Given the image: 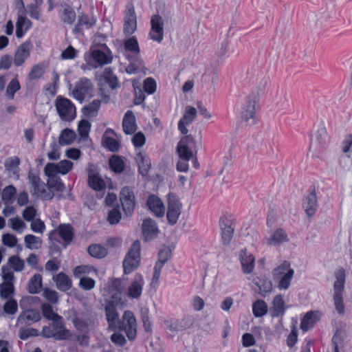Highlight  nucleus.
I'll use <instances>...</instances> for the list:
<instances>
[{"label":"nucleus","instance_id":"obj_1","mask_svg":"<svg viewBox=\"0 0 352 352\" xmlns=\"http://www.w3.org/2000/svg\"><path fill=\"white\" fill-rule=\"evenodd\" d=\"M104 311L109 327L111 330H124L129 340H133L137 335V321L131 311H125L120 319L118 309L120 306L105 302Z\"/></svg>","mask_w":352,"mask_h":352},{"label":"nucleus","instance_id":"obj_2","mask_svg":"<svg viewBox=\"0 0 352 352\" xmlns=\"http://www.w3.org/2000/svg\"><path fill=\"white\" fill-rule=\"evenodd\" d=\"M257 82V90L252 91L245 98L241 107V119L247 125L252 126L256 122V108L258 106L259 96L263 93L268 83V78L261 74Z\"/></svg>","mask_w":352,"mask_h":352},{"label":"nucleus","instance_id":"obj_3","mask_svg":"<svg viewBox=\"0 0 352 352\" xmlns=\"http://www.w3.org/2000/svg\"><path fill=\"white\" fill-rule=\"evenodd\" d=\"M336 280L333 283V302L336 311L342 315L344 313V304L343 301V292L346 280L345 270L340 267L334 272Z\"/></svg>","mask_w":352,"mask_h":352},{"label":"nucleus","instance_id":"obj_4","mask_svg":"<svg viewBox=\"0 0 352 352\" xmlns=\"http://www.w3.org/2000/svg\"><path fill=\"white\" fill-rule=\"evenodd\" d=\"M140 251V242L136 240L131 245L123 260L122 266L124 274H129L138 268L141 261Z\"/></svg>","mask_w":352,"mask_h":352},{"label":"nucleus","instance_id":"obj_5","mask_svg":"<svg viewBox=\"0 0 352 352\" xmlns=\"http://www.w3.org/2000/svg\"><path fill=\"white\" fill-rule=\"evenodd\" d=\"M55 107L62 121L70 122L75 119L76 107L70 100L59 96L55 100Z\"/></svg>","mask_w":352,"mask_h":352},{"label":"nucleus","instance_id":"obj_6","mask_svg":"<svg viewBox=\"0 0 352 352\" xmlns=\"http://www.w3.org/2000/svg\"><path fill=\"white\" fill-rule=\"evenodd\" d=\"M120 201L123 211L127 217L133 214L135 206V198L133 189L129 186H124L120 192Z\"/></svg>","mask_w":352,"mask_h":352},{"label":"nucleus","instance_id":"obj_7","mask_svg":"<svg viewBox=\"0 0 352 352\" xmlns=\"http://www.w3.org/2000/svg\"><path fill=\"white\" fill-rule=\"evenodd\" d=\"M182 204L179 200L173 195H168V210L166 218L168 224L175 225L181 214Z\"/></svg>","mask_w":352,"mask_h":352},{"label":"nucleus","instance_id":"obj_8","mask_svg":"<svg viewBox=\"0 0 352 352\" xmlns=\"http://www.w3.org/2000/svg\"><path fill=\"white\" fill-rule=\"evenodd\" d=\"M191 317L186 316L181 319H170L164 321L165 328L173 334L184 331L192 324Z\"/></svg>","mask_w":352,"mask_h":352},{"label":"nucleus","instance_id":"obj_9","mask_svg":"<svg viewBox=\"0 0 352 352\" xmlns=\"http://www.w3.org/2000/svg\"><path fill=\"white\" fill-rule=\"evenodd\" d=\"M219 227L221 230V241L223 245L230 244L234 231L232 221L226 215H223L219 219Z\"/></svg>","mask_w":352,"mask_h":352},{"label":"nucleus","instance_id":"obj_10","mask_svg":"<svg viewBox=\"0 0 352 352\" xmlns=\"http://www.w3.org/2000/svg\"><path fill=\"white\" fill-rule=\"evenodd\" d=\"M151 30L149 33L152 40L160 43L164 38V21L159 14H155L151 19Z\"/></svg>","mask_w":352,"mask_h":352},{"label":"nucleus","instance_id":"obj_11","mask_svg":"<svg viewBox=\"0 0 352 352\" xmlns=\"http://www.w3.org/2000/svg\"><path fill=\"white\" fill-rule=\"evenodd\" d=\"M142 232L144 241H150L156 238L160 231L153 219L146 218L142 222Z\"/></svg>","mask_w":352,"mask_h":352},{"label":"nucleus","instance_id":"obj_12","mask_svg":"<svg viewBox=\"0 0 352 352\" xmlns=\"http://www.w3.org/2000/svg\"><path fill=\"white\" fill-rule=\"evenodd\" d=\"M91 87L92 85L88 79H80L72 91L73 97L82 102L84 100L86 95L89 94Z\"/></svg>","mask_w":352,"mask_h":352},{"label":"nucleus","instance_id":"obj_13","mask_svg":"<svg viewBox=\"0 0 352 352\" xmlns=\"http://www.w3.org/2000/svg\"><path fill=\"white\" fill-rule=\"evenodd\" d=\"M146 206L157 217H162L165 213V207L162 201L155 195H150L147 199Z\"/></svg>","mask_w":352,"mask_h":352},{"label":"nucleus","instance_id":"obj_14","mask_svg":"<svg viewBox=\"0 0 352 352\" xmlns=\"http://www.w3.org/2000/svg\"><path fill=\"white\" fill-rule=\"evenodd\" d=\"M58 13L61 21L67 24H72L76 18L73 8L65 2H62L59 5Z\"/></svg>","mask_w":352,"mask_h":352},{"label":"nucleus","instance_id":"obj_15","mask_svg":"<svg viewBox=\"0 0 352 352\" xmlns=\"http://www.w3.org/2000/svg\"><path fill=\"white\" fill-rule=\"evenodd\" d=\"M318 208L317 196L315 188H314L310 193L305 197L303 204V208L309 217H313Z\"/></svg>","mask_w":352,"mask_h":352},{"label":"nucleus","instance_id":"obj_16","mask_svg":"<svg viewBox=\"0 0 352 352\" xmlns=\"http://www.w3.org/2000/svg\"><path fill=\"white\" fill-rule=\"evenodd\" d=\"M30 41H25L20 45L14 54V63L16 67L22 65L30 56Z\"/></svg>","mask_w":352,"mask_h":352},{"label":"nucleus","instance_id":"obj_17","mask_svg":"<svg viewBox=\"0 0 352 352\" xmlns=\"http://www.w3.org/2000/svg\"><path fill=\"white\" fill-rule=\"evenodd\" d=\"M144 285V279L140 274H136L133 280L128 289V295L133 298L140 297Z\"/></svg>","mask_w":352,"mask_h":352},{"label":"nucleus","instance_id":"obj_18","mask_svg":"<svg viewBox=\"0 0 352 352\" xmlns=\"http://www.w3.org/2000/svg\"><path fill=\"white\" fill-rule=\"evenodd\" d=\"M41 308L43 316L46 319L52 320L54 322V326L56 328H63L62 324L60 322L62 317L54 311L51 305L48 303H43L42 304Z\"/></svg>","mask_w":352,"mask_h":352},{"label":"nucleus","instance_id":"obj_19","mask_svg":"<svg viewBox=\"0 0 352 352\" xmlns=\"http://www.w3.org/2000/svg\"><path fill=\"white\" fill-rule=\"evenodd\" d=\"M239 258L243 272L246 274L252 272L254 267V257L253 255L244 249L240 252Z\"/></svg>","mask_w":352,"mask_h":352},{"label":"nucleus","instance_id":"obj_20","mask_svg":"<svg viewBox=\"0 0 352 352\" xmlns=\"http://www.w3.org/2000/svg\"><path fill=\"white\" fill-rule=\"evenodd\" d=\"M96 23V20L94 19V17H90L89 15L85 13H80L78 15V22L73 30V32L74 34L80 33L82 32L84 28L86 29H89L93 27Z\"/></svg>","mask_w":352,"mask_h":352},{"label":"nucleus","instance_id":"obj_21","mask_svg":"<svg viewBox=\"0 0 352 352\" xmlns=\"http://www.w3.org/2000/svg\"><path fill=\"white\" fill-rule=\"evenodd\" d=\"M56 234L64 241L66 247L74 237V229L69 223H61L58 227Z\"/></svg>","mask_w":352,"mask_h":352},{"label":"nucleus","instance_id":"obj_22","mask_svg":"<svg viewBox=\"0 0 352 352\" xmlns=\"http://www.w3.org/2000/svg\"><path fill=\"white\" fill-rule=\"evenodd\" d=\"M138 172L142 177H146L151 167V160L146 155L139 152L135 157Z\"/></svg>","mask_w":352,"mask_h":352},{"label":"nucleus","instance_id":"obj_23","mask_svg":"<svg viewBox=\"0 0 352 352\" xmlns=\"http://www.w3.org/2000/svg\"><path fill=\"white\" fill-rule=\"evenodd\" d=\"M122 128L126 135H131L137 130L135 117L133 111H127L122 120Z\"/></svg>","mask_w":352,"mask_h":352},{"label":"nucleus","instance_id":"obj_24","mask_svg":"<svg viewBox=\"0 0 352 352\" xmlns=\"http://www.w3.org/2000/svg\"><path fill=\"white\" fill-rule=\"evenodd\" d=\"M286 307H285V301L281 295H276L272 301V307L270 309V313L272 318L282 316Z\"/></svg>","mask_w":352,"mask_h":352},{"label":"nucleus","instance_id":"obj_25","mask_svg":"<svg viewBox=\"0 0 352 352\" xmlns=\"http://www.w3.org/2000/svg\"><path fill=\"white\" fill-rule=\"evenodd\" d=\"M327 138V131L324 127L320 128L316 134L314 138L311 140L310 144V151H320L322 146L325 144Z\"/></svg>","mask_w":352,"mask_h":352},{"label":"nucleus","instance_id":"obj_26","mask_svg":"<svg viewBox=\"0 0 352 352\" xmlns=\"http://www.w3.org/2000/svg\"><path fill=\"white\" fill-rule=\"evenodd\" d=\"M253 283L259 289V294L263 297H266L272 290V284L271 280L266 276H260L254 279Z\"/></svg>","mask_w":352,"mask_h":352},{"label":"nucleus","instance_id":"obj_27","mask_svg":"<svg viewBox=\"0 0 352 352\" xmlns=\"http://www.w3.org/2000/svg\"><path fill=\"white\" fill-rule=\"evenodd\" d=\"M45 187V184L42 182L32 186L30 192L44 200H51L54 197V193L52 190H47Z\"/></svg>","mask_w":352,"mask_h":352},{"label":"nucleus","instance_id":"obj_28","mask_svg":"<svg viewBox=\"0 0 352 352\" xmlns=\"http://www.w3.org/2000/svg\"><path fill=\"white\" fill-rule=\"evenodd\" d=\"M289 241L287 233L282 228L276 229L272 235L266 239V243L268 245H278Z\"/></svg>","mask_w":352,"mask_h":352},{"label":"nucleus","instance_id":"obj_29","mask_svg":"<svg viewBox=\"0 0 352 352\" xmlns=\"http://www.w3.org/2000/svg\"><path fill=\"white\" fill-rule=\"evenodd\" d=\"M136 16L133 9L129 10L125 17L124 24V33L129 36L132 34L136 30Z\"/></svg>","mask_w":352,"mask_h":352},{"label":"nucleus","instance_id":"obj_30","mask_svg":"<svg viewBox=\"0 0 352 352\" xmlns=\"http://www.w3.org/2000/svg\"><path fill=\"white\" fill-rule=\"evenodd\" d=\"M345 331L342 329H338L334 333L331 339L333 352H340V350L344 349L345 345Z\"/></svg>","mask_w":352,"mask_h":352},{"label":"nucleus","instance_id":"obj_31","mask_svg":"<svg viewBox=\"0 0 352 352\" xmlns=\"http://www.w3.org/2000/svg\"><path fill=\"white\" fill-rule=\"evenodd\" d=\"M54 281L58 289L61 292H67L72 287V280L64 272H60L53 277Z\"/></svg>","mask_w":352,"mask_h":352},{"label":"nucleus","instance_id":"obj_32","mask_svg":"<svg viewBox=\"0 0 352 352\" xmlns=\"http://www.w3.org/2000/svg\"><path fill=\"white\" fill-rule=\"evenodd\" d=\"M88 184L90 188L97 191H100L106 188V184L101 177L92 171L89 173Z\"/></svg>","mask_w":352,"mask_h":352},{"label":"nucleus","instance_id":"obj_33","mask_svg":"<svg viewBox=\"0 0 352 352\" xmlns=\"http://www.w3.org/2000/svg\"><path fill=\"white\" fill-rule=\"evenodd\" d=\"M42 276L39 274H35L29 280L28 291L31 294H38L42 288Z\"/></svg>","mask_w":352,"mask_h":352},{"label":"nucleus","instance_id":"obj_34","mask_svg":"<svg viewBox=\"0 0 352 352\" xmlns=\"http://www.w3.org/2000/svg\"><path fill=\"white\" fill-rule=\"evenodd\" d=\"M109 164L111 169L116 173H121L125 168L123 157L119 155H112L109 160Z\"/></svg>","mask_w":352,"mask_h":352},{"label":"nucleus","instance_id":"obj_35","mask_svg":"<svg viewBox=\"0 0 352 352\" xmlns=\"http://www.w3.org/2000/svg\"><path fill=\"white\" fill-rule=\"evenodd\" d=\"M15 288L12 282H3L0 284V297L3 299L13 298Z\"/></svg>","mask_w":352,"mask_h":352},{"label":"nucleus","instance_id":"obj_36","mask_svg":"<svg viewBox=\"0 0 352 352\" xmlns=\"http://www.w3.org/2000/svg\"><path fill=\"white\" fill-rule=\"evenodd\" d=\"M41 317L40 313L34 309H27L21 312L17 318L18 322H21L25 320H30L32 322H38L41 320Z\"/></svg>","mask_w":352,"mask_h":352},{"label":"nucleus","instance_id":"obj_37","mask_svg":"<svg viewBox=\"0 0 352 352\" xmlns=\"http://www.w3.org/2000/svg\"><path fill=\"white\" fill-rule=\"evenodd\" d=\"M76 138L74 131L70 129H65L62 131L59 136V144L62 146L69 145L73 143Z\"/></svg>","mask_w":352,"mask_h":352},{"label":"nucleus","instance_id":"obj_38","mask_svg":"<svg viewBox=\"0 0 352 352\" xmlns=\"http://www.w3.org/2000/svg\"><path fill=\"white\" fill-rule=\"evenodd\" d=\"M89 254L94 258H104L107 254V250L100 244H91L88 247Z\"/></svg>","mask_w":352,"mask_h":352},{"label":"nucleus","instance_id":"obj_39","mask_svg":"<svg viewBox=\"0 0 352 352\" xmlns=\"http://www.w3.org/2000/svg\"><path fill=\"white\" fill-rule=\"evenodd\" d=\"M91 54L94 60L98 63L100 65L109 64L112 60V58L108 56L101 50H93L91 52Z\"/></svg>","mask_w":352,"mask_h":352},{"label":"nucleus","instance_id":"obj_40","mask_svg":"<svg viewBox=\"0 0 352 352\" xmlns=\"http://www.w3.org/2000/svg\"><path fill=\"white\" fill-rule=\"evenodd\" d=\"M252 312L256 318L265 316L267 312V305L263 300H257L252 305Z\"/></svg>","mask_w":352,"mask_h":352},{"label":"nucleus","instance_id":"obj_41","mask_svg":"<svg viewBox=\"0 0 352 352\" xmlns=\"http://www.w3.org/2000/svg\"><path fill=\"white\" fill-rule=\"evenodd\" d=\"M47 186L49 188L48 190L54 189L58 192H63L65 189V184L58 176L48 178Z\"/></svg>","mask_w":352,"mask_h":352},{"label":"nucleus","instance_id":"obj_42","mask_svg":"<svg viewBox=\"0 0 352 352\" xmlns=\"http://www.w3.org/2000/svg\"><path fill=\"white\" fill-rule=\"evenodd\" d=\"M109 293L110 297L109 298L106 299L105 302H111L112 304L120 306V308L122 309L125 305L124 301L122 299V292L109 291Z\"/></svg>","mask_w":352,"mask_h":352},{"label":"nucleus","instance_id":"obj_43","mask_svg":"<svg viewBox=\"0 0 352 352\" xmlns=\"http://www.w3.org/2000/svg\"><path fill=\"white\" fill-rule=\"evenodd\" d=\"M56 234V230H52L49 234V240L50 241V254L52 255L60 254L61 252L60 246L57 244V243H59V241L54 238Z\"/></svg>","mask_w":352,"mask_h":352},{"label":"nucleus","instance_id":"obj_44","mask_svg":"<svg viewBox=\"0 0 352 352\" xmlns=\"http://www.w3.org/2000/svg\"><path fill=\"white\" fill-rule=\"evenodd\" d=\"M294 271L293 269H289L287 272L280 277L278 283V288L280 289H287L290 285L291 280L294 276Z\"/></svg>","mask_w":352,"mask_h":352},{"label":"nucleus","instance_id":"obj_45","mask_svg":"<svg viewBox=\"0 0 352 352\" xmlns=\"http://www.w3.org/2000/svg\"><path fill=\"white\" fill-rule=\"evenodd\" d=\"M101 105L100 100H94L89 104L83 107L82 112L84 116L90 117L94 112H97Z\"/></svg>","mask_w":352,"mask_h":352},{"label":"nucleus","instance_id":"obj_46","mask_svg":"<svg viewBox=\"0 0 352 352\" xmlns=\"http://www.w3.org/2000/svg\"><path fill=\"white\" fill-rule=\"evenodd\" d=\"M25 246L28 249H38L42 243V240L33 234H28L24 238Z\"/></svg>","mask_w":352,"mask_h":352},{"label":"nucleus","instance_id":"obj_47","mask_svg":"<svg viewBox=\"0 0 352 352\" xmlns=\"http://www.w3.org/2000/svg\"><path fill=\"white\" fill-rule=\"evenodd\" d=\"M91 126V123L87 120H81L78 122V132L79 135L82 139L85 140L87 138H88Z\"/></svg>","mask_w":352,"mask_h":352},{"label":"nucleus","instance_id":"obj_48","mask_svg":"<svg viewBox=\"0 0 352 352\" xmlns=\"http://www.w3.org/2000/svg\"><path fill=\"white\" fill-rule=\"evenodd\" d=\"M7 301L3 306L4 313L9 315H14L18 311V303L14 298L6 299Z\"/></svg>","mask_w":352,"mask_h":352},{"label":"nucleus","instance_id":"obj_49","mask_svg":"<svg viewBox=\"0 0 352 352\" xmlns=\"http://www.w3.org/2000/svg\"><path fill=\"white\" fill-rule=\"evenodd\" d=\"M315 314L313 311L307 312L300 324V328L303 331H307L309 328L313 327L315 322Z\"/></svg>","mask_w":352,"mask_h":352},{"label":"nucleus","instance_id":"obj_50","mask_svg":"<svg viewBox=\"0 0 352 352\" xmlns=\"http://www.w3.org/2000/svg\"><path fill=\"white\" fill-rule=\"evenodd\" d=\"M45 69L42 64L34 65L28 74V78L30 80L38 79L43 75Z\"/></svg>","mask_w":352,"mask_h":352},{"label":"nucleus","instance_id":"obj_51","mask_svg":"<svg viewBox=\"0 0 352 352\" xmlns=\"http://www.w3.org/2000/svg\"><path fill=\"white\" fill-rule=\"evenodd\" d=\"M8 263L15 272H21L24 269V261L20 258L18 256H10L8 259Z\"/></svg>","mask_w":352,"mask_h":352},{"label":"nucleus","instance_id":"obj_52","mask_svg":"<svg viewBox=\"0 0 352 352\" xmlns=\"http://www.w3.org/2000/svg\"><path fill=\"white\" fill-rule=\"evenodd\" d=\"M20 89L21 85L17 78H15L12 79L9 82L6 89V94L8 95L10 99L13 100L15 93Z\"/></svg>","mask_w":352,"mask_h":352},{"label":"nucleus","instance_id":"obj_53","mask_svg":"<svg viewBox=\"0 0 352 352\" xmlns=\"http://www.w3.org/2000/svg\"><path fill=\"white\" fill-rule=\"evenodd\" d=\"M124 45L126 50L131 52H134L137 54L140 53L138 42L136 38L134 36L125 40Z\"/></svg>","mask_w":352,"mask_h":352},{"label":"nucleus","instance_id":"obj_54","mask_svg":"<svg viewBox=\"0 0 352 352\" xmlns=\"http://www.w3.org/2000/svg\"><path fill=\"white\" fill-rule=\"evenodd\" d=\"M197 113V110L196 108L193 107H187L186 108V111L181 120L184 121L186 124H190L195 118Z\"/></svg>","mask_w":352,"mask_h":352},{"label":"nucleus","instance_id":"obj_55","mask_svg":"<svg viewBox=\"0 0 352 352\" xmlns=\"http://www.w3.org/2000/svg\"><path fill=\"white\" fill-rule=\"evenodd\" d=\"M177 152L180 159L189 161L193 156V153L190 147L177 146Z\"/></svg>","mask_w":352,"mask_h":352},{"label":"nucleus","instance_id":"obj_56","mask_svg":"<svg viewBox=\"0 0 352 352\" xmlns=\"http://www.w3.org/2000/svg\"><path fill=\"white\" fill-rule=\"evenodd\" d=\"M103 142L105 147L111 152H117L120 149V143L113 138L104 137Z\"/></svg>","mask_w":352,"mask_h":352},{"label":"nucleus","instance_id":"obj_57","mask_svg":"<svg viewBox=\"0 0 352 352\" xmlns=\"http://www.w3.org/2000/svg\"><path fill=\"white\" fill-rule=\"evenodd\" d=\"M122 214L117 208H113L108 213L107 221L111 225L118 223L121 219Z\"/></svg>","mask_w":352,"mask_h":352},{"label":"nucleus","instance_id":"obj_58","mask_svg":"<svg viewBox=\"0 0 352 352\" xmlns=\"http://www.w3.org/2000/svg\"><path fill=\"white\" fill-rule=\"evenodd\" d=\"M16 192V189L14 186L10 185V186H6L3 190V192H2L1 197H2L3 201L6 203L9 202L14 197Z\"/></svg>","mask_w":352,"mask_h":352},{"label":"nucleus","instance_id":"obj_59","mask_svg":"<svg viewBox=\"0 0 352 352\" xmlns=\"http://www.w3.org/2000/svg\"><path fill=\"white\" fill-rule=\"evenodd\" d=\"M141 319L143 322L144 330L147 332L151 331V322L149 318V311L147 308L144 307L140 310Z\"/></svg>","mask_w":352,"mask_h":352},{"label":"nucleus","instance_id":"obj_60","mask_svg":"<svg viewBox=\"0 0 352 352\" xmlns=\"http://www.w3.org/2000/svg\"><path fill=\"white\" fill-rule=\"evenodd\" d=\"M327 19V17L322 16L320 13L319 14L314 13L309 16V23L311 26H322Z\"/></svg>","mask_w":352,"mask_h":352},{"label":"nucleus","instance_id":"obj_61","mask_svg":"<svg viewBox=\"0 0 352 352\" xmlns=\"http://www.w3.org/2000/svg\"><path fill=\"white\" fill-rule=\"evenodd\" d=\"M60 174L65 175L72 168L73 163L67 160H63L56 164Z\"/></svg>","mask_w":352,"mask_h":352},{"label":"nucleus","instance_id":"obj_62","mask_svg":"<svg viewBox=\"0 0 352 352\" xmlns=\"http://www.w3.org/2000/svg\"><path fill=\"white\" fill-rule=\"evenodd\" d=\"M290 263L288 261H284L281 265L275 268L273 271L274 278H278L280 276H283L290 267Z\"/></svg>","mask_w":352,"mask_h":352},{"label":"nucleus","instance_id":"obj_63","mask_svg":"<svg viewBox=\"0 0 352 352\" xmlns=\"http://www.w3.org/2000/svg\"><path fill=\"white\" fill-rule=\"evenodd\" d=\"M95 280L88 276H83L80 278L79 285L85 290H91L95 287Z\"/></svg>","mask_w":352,"mask_h":352},{"label":"nucleus","instance_id":"obj_64","mask_svg":"<svg viewBox=\"0 0 352 352\" xmlns=\"http://www.w3.org/2000/svg\"><path fill=\"white\" fill-rule=\"evenodd\" d=\"M43 296L46 300L53 304L58 302V296L55 290L46 288L43 291Z\"/></svg>","mask_w":352,"mask_h":352}]
</instances>
